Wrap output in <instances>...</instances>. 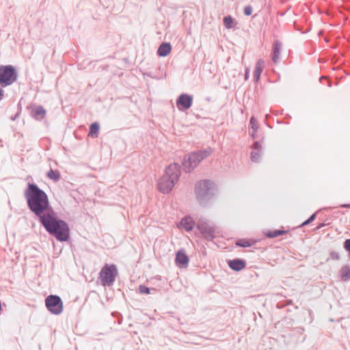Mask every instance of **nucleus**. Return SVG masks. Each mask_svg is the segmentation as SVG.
Here are the masks:
<instances>
[{
	"label": "nucleus",
	"instance_id": "f257e3e1",
	"mask_svg": "<svg viewBox=\"0 0 350 350\" xmlns=\"http://www.w3.org/2000/svg\"><path fill=\"white\" fill-rule=\"evenodd\" d=\"M24 197L26 200L28 208L35 215L36 218L40 221L43 215L52 213L53 208L51 206L49 198L46 192L38 187L36 184H27L24 191Z\"/></svg>",
	"mask_w": 350,
	"mask_h": 350
},
{
	"label": "nucleus",
	"instance_id": "f03ea898",
	"mask_svg": "<svg viewBox=\"0 0 350 350\" xmlns=\"http://www.w3.org/2000/svg\"><path fill=\"white\" fill-rule=\"evenodd\" d=\"M39 222L46 231L57 241L64 242L69 239L70 228L68 224L64 220L58 219L54 211H53V213H50L45 216L43 215Z\"/></svg>",
	"mask_w": 350,
	"mask_h": 350
},
{
	"label": "nucleus",
	"instance_id": "7ed1b4c3",
	"mask_svg": "<svg viewBox=\"0 0 350 350\" xmlns=\"http://www.w3.org/2000/svg\"><path fill=\"white\" fill-rule=\"evenodd\" d=\"M180 175V166L177 163L168 165L158 181L159 190L163 193H170L178 182Z\"/></svg>",
	"mask_w": 350,
	"mask_h": 350
},
{
	"label": "nucleus",
	"instance_id": "20e7f679",
	"mask_svg": "<svg viewBox=\"0 0 350 350\" xmlns=\"http://www.w3.org/2000/svg\"><path fill=\"white\" fill-rule=\"evenodd\" d=\"M217 193L215 184L210 180H201L195 186L197 200L202 205H206Z\"/></svg>",
	"mask_w": 350,
	"mask_h": 350
},
{
	"label": "nucleus",
	"instance_id": "39448f33",
	"mask_svg": "<svg viewBox=\"0 0 350 350\" xmlns=\"http://www.w3.org/2000/svg\"><path fill=\"white\" fill-rule=\"evenodd\" d=\"M211 154L210 150H200L193 152L185 156L182 164L186 172H190L205 158Z\"/></svg>",
	"mask_w": 350,
	"mask_h": 350
},
{
	"label": "nucleus",
	"instance_id": "423d86ee",
	"mask_svg": "<svg viewBox=\"0 0 350 350\" xmlns=\"http://www.w3.org/2000/svg\"><path fill=\"white\" fill-rule=\"evenodd\" d=\"M17 77L18 75L12 66H0V85L2 87L12 85Z\"/></svg>",
	"mask_w": 350,
	"mask_h": 350
},
{
	"label": "nucleus",
	"instance_id": "0eeeda50",
	"mask_svg": "<svg viewBox=\"0 0 350 350\" xmlns=\"http://www.w3.org/2000/svg\"><path fill=\"white\" fill-rule=\"evenodd\" d=\"M117 274L118 271L115 265H109L106 264L100 272L102 285L108 286L113 285Z\"/></svg>",
	"mask_w": 350,
	"mask_h": 350
},
{
	"label": "nucleus",
	"instance_id": "6e6552de",
	"mask_svg": "<svg viewBox=\"0 0 350 350\" xmlns=\"http://www.w3.org/2000/svg\"><path fill=\"white\" fill-rule=\"evenodd\" d=\"M45 305L48 310L53 314H60L63 311V302L57 295L48 296L45 299Z\"/></svg>",
	"mask_w": 350,
	"mask_h": 350
},
{
	"label": "nucleus",
	"instance_id": "1a4fd4ad",
	"mask_svg": "<svg viewBox=\"0 0 350 350\" xmlns=\"http://www.w3.org/2000/svg\"><path fill=\"white\" fill-rule=\"evenodd\" d=\"M197 228L207 240L211 241L215 238V228L205 219H200L197 223Z\"/></svg>",
	"mask_w": 350,
	"mask_h": 350
},
{
	"label": "nucleus",
	"instance_id": "9d476101",
	"mask_svg": "<svg viewBox=\"0 0 350 350\" xmlns=\"http://www.w3.org/2000/svg\"><path fill=\"white\" fill-rule=\"evenodd\" d=\"M193 103V97L187 94H180L176 100V106L178 110L183 111L189 109Z\"/></svg>",
	"mask_w": 350,
	"mask_h": 350
},
{
	"label": "nucleus",
	"instance_id": "9b49d317",
	"mask_svg": "<svg viewBox=\"0 0 350 350\" xmlns=\"http://www.w3.org/2000/svg\"><path fill=\"white\" fill-rule=\"evenodd\" d=\"M195 225V221L190 216H185L180 221L178 228H183L186 231L190 232L193 229Z\"/></svg>",
	"mask_w": 350,
	"mask_h": 350
},
{
	"label": "nucleus",
	"instance_id": "f8f14e48",
	"mask_svg": "<svg viewBox=\"0 0 350 350\" xmlns=\"http://www.w3.org/2000/svg\"><path fill=\"white\" fill-rule=\"evenodd\" d=\"M252 148L253 150L251 152V160L253 162H258L260 159L262 152L261 144L258 142H256L254 144Z\"/></svg>",
	"mask_w": 350,
	"mask_h": 350
},
{
	"label": "nucleus",
	"instance_id": "ddd939ff",
	"mask_svg": "<svg viewBox=\"0 0 350 350\" xmlns=\"http://www.w3.org/2000/svg\"><path fill=\"white\" fill-rule=\"evenodd\" d=\"M228 264L230 269L237 271H241L246 267L245 262L239 258L229 260Z\"/></svg>",
	"mask_w": 350,
	"mask_h": 350
},
{
	"label": "nucleus",
	"instance_id": "4468645a",
	"mask_svg": "<svg viewBox=\"0 0 350 350\" xmlns=\"http://www.w3.org/2000/svg\"><path fill=\"white\" fill-rule=\"evenodd\" d=\"M176 262L178 265L184 267L187 265L189 262V258L184 252L178 251L176 256Z\"/></svg>",
	"mask_w": 350,
	"mask_h": 350
},
{
	"label": "nucleus",
	"instance_id": "2eb2a0df",
	"mask_svg": "<svg viewBox=\"0 0 350 350\" xmlns=\"http://www.w3.org/2000/svg\"><path fill=\"white\" fill-rule=\"evenodd\" d=\"M172 47L170 43L163 42L159 46L157 54L160 57L167 56L171 51Z\"/></svg>",
	"mask_w": 350,
	"mask_h": 350
},
{
	"label": "nucleus",
	"instance_id": "dca6fc26",
	"mask_svg": "<svg viewBox=\"0 0 350 350\" xmlns=\"http://www.w3.org/2000/svg\"><path fill=\"white\" fill-rule=\"evenodd\" d=\"M265 66V62L264 60L260 59L257 61L255 66V71H254V81L258 82L260 77L261 75V73L263 70V68Z\"/></svg>",
	"mask_w": 350,
	"mask_h": 350
},
{
	"label": "nucleus",
	"instance_id": "f3484780",
	"mask_svg": "<svg viewBox=\"0 0 350 350\" xmlns=\"http://www.w3.org/2000/svg\"><path fill=\"white\" fill-rule=\"evenodd\" d=\"M282 49V44L278 40H276L273 44V56L272 59L273 62L277 63L280 59V55Z\"/></svg>",
	"mask_w": 350,
	"mask_h": 350
},
{
	"label": "nucleus",
	"instance_id": "a211bd4d",
	"mask_svg": "<svg viewBox=\"0 0 350 350\" xmlns=\"http://www.w3.org/2000/svg\"><path fill=\"white\" fill-rule=\"evenodd\" d=\"M33 117L40 120L43 119L46 115V111L42 106H37L32 110Z\"/></svg>",
	"mask_w": 350,
	"mask_h": 350
},
{
	"label": "nucleus",
	"instance_id": "6ab92c4d",
	"mask_svg": "<svg viewBox=\"0 0 350 350\" xmlns=\"http://www.w3.org/2000/svg\"><path fill=\"white\" fill-rule=\"evenodd\" d=\"M340 278L343 281H349L350 280V266H343L340 271Z\"/></svg>",
	"mask_w": 350,
	"mask_h": 350
},
{
	"label": "nucleus",
	"instance_id": "aec40b11",
	"mask_svg": "<svg viewBox=\"0 0 350 350\" xmlns=\"http://www.w3.org/2000/svg\"><path fill=\"white\" fill-rule=\"evenodd\" d=\"M46 176L53 180L54 182H57L61 178L60 173L58 170H54L51 169L46 174Z\"/></svg>",
	"mask_w": 350,
	"mask_h": 350
},
{
	"label": "nucleus",
	"instance_id": "412c9836",
	"mask_svg": "<svg viewBox=\"0 0 350 350\" xmlns=\"http://www.w3.org/2000/svg\"><path fill=\"white\" fill-rule=\"evenodd\" d=\"M286 233V231L282 230H269L265 233L267 237L275 238Z\"/></svg>",
	"mask_w": 350,
	"mask_h": 350
},
{
	"label": "nucleus",
	"instance_id": "4be33fe9",
	"mask_svg": "<svg viewBox=\"0 0 350 350\" xmlns=\"http://www.w3.org/2000/svg\"><path fill=\"white\" fill-rule=\"evenodd\" d=\"M100 126L98 122L92 123L90 126L89 135L93 137H96L99 131Z\"/></svg>",
	"mask_w": 350,
	"mask_h": 350
},
{
	"label": "nucleus",
	"instance_id": "5701e85b",
	"mask_svg": "<svg viewBox=\"0 0 350 350\" xmlns=\"http://www.w3.org/2000/svg\"><path fill=\"white\" fill-rule=\"evenodd\" d=\"M250 126L251 129H252V136L253 138H254L255 134L257 132L258 126L257 121L255 120V118L254 117H252L250 118Z\"/></svg>",
	"mask_w": 350,
	"mask_h": 350
},
{
	"label": "nucleus",
	"instance_id": "b1692460",
	"mask_svg": "<svg viewBox=\"0 0 350 350\" xmlns=\"http://www.w3.org/2000/svg\"><path fill=\"white\" fill-rule=\"evenodd\" d=\"M254 241L248 239H240L237 241L236 245L239 247H250Z\"/></svg>",
	"mask_w": 350,
	"mask_h": 350
},
{
	"label": "nucleus",
	"instance_id": "393cba45",
	"mask_svg": "<svg viewBox=\"0 0 350 350\" xmlns=\"http://www.w3.org/2000/svg\"><path fill=\"white\" fill-rule=\"evenodd\" d=\"M224 25L227 29L233 27L234 20L231 16H227L224 18Z\"/></svg>",
	"mask_w": 350,
	"mask_h": 350
},
{
	"label": "nucleus",
	"instance_id": "a878e982",
	"mask_svg": "<svg viewBox=\"0 0 350 350\" xmlns=\"http://www.w3.org/2000/svg\"><path fill=\"white\" fill-rule=\"evenodd\" d=\"M138 292L141 294L148 295L150 293V289L144 285H139L138 287Z\"/></svg>",
	"mask_w": 350,
	"mask_h": 350
},
{
	"label": "nucleus",
	"instance_id": "bb28decb",
	"mask_svg": "<svg viewBox=\"0 0 350 350\" xmlns=\"http://www.w3.org/2000/svg\"><path fill=\"white\" fill-rule=\"evenodd\" d=\"M252 13V8L250 5H247L244 8V14L246 16H250Z\"/></svg>",
	"mask_w": 350,
	"mask_h": 350
},
{
	"label": "nucleus",
	"instance_id": "cd10ccee",
	"mask_svg": "<svg viewBox=\"0 0 350 350\" xmlns=\"http://www.w3.org/2000/svg\"><path fill=\"white\" fill-rule=\"evenodd\" d=\"M344 248L349 252V256L350 257V239H348L345 241Z\"/></svg>",
	"mask_w": 350,
	"mask_h": 350
},
{
	"label": "nucleus",
	"instance_id": "c85d7f7f",
	"mask_svg": "<svg viewBox=\"0 0 350 350\" xmlns=\"http://www.w3.org/2000/svg\"><path fill=\"white\" fill-rule=\"evenodd\" d=\"M330 255H331L332 258L335 260H338L340 258L338 253L335 252H332Z\"/></svg>",
	"mask_w": 350,
	"mask_h": 350
},
{
	"label": "nucleus",
	"instance_id": "c756f323",
	"mask_svg": "<svg viewBox=\"0 0 350 350\" xmlns=\"http://www.w3.org/2000/svg\"><path fill=\"white\" fill-rule=\"evenodd\" d=\"M249 77H250V69L248 68H247L245 69V75H244L245 80H247L249 79Z\"/></svg>",
	"mask_w": 350,
	"mask_h": 350
},
{
	"label": "nucleus",
	"instance_id": "7c9ffc66",
	"mask_svg": "<svg viewBox=\"0 0 350 350\" xmlns=\"http://www.w3.org/2000/svg\"><path fill=\"white\" fill-rule=\"evenodd\" d=\"M315 218H316V213H314L308 219V220L310 221V223H311L312 221H313L315 219Z\"/></svg>",
	"mask_w": 350,
	"mask_h": 350
},
{
	"label": "nucleus",
	"instance_id": "2f4dec72",
	"mask_svg": "<svg viewBox=\"0 0 350 350\" xmlns=\"http://www.w3.org/2000/svg\"><path fill=\"white\" fill-rule=\"evenodd\" d=\"M325 226V224L324 223H321L317 227V230H319L321 229V228L324 227Z\"/></svg>",
	"mask_w": 350,
	"mask_h": 350
},
{
	"label": "nucleus",
	"instance_id": "473e14b6",
	"mask_svg": "<svg viewBox=\"0 0 350 350\" xmlns=\"http://www.w3.org/2000/svg\"><path fill=\"white\" fill-rule=\"evenodd\" d=\"M310 224V221L307 219L304 222L302 223L301 226H306Z\"/></svg>",
	"mask_w": 350,
	"mask_h": 350
},
{
	"label": "nucleus",
	"instance_id": "72a5a7b5",
	"mask_svg": "<svg viewBox=\"0 0 350 350\" xmlns=\"http://www.w3.org/2000/svg\"><path fill=\"white\" fill-rule=\"evenodd\" d=\"M340 206L341 207H350V204H342Z\"/></svg>",
	"mask_w": 350,
	"mask_h": 350
},
{
	"label": "nucleus",
	"instance_id": "f704fd0d",
	"mask_svg": "<svg viewBox=\"0 0 350 350\" xmlns=\"http://www.w3.org/2000/svg\"><path fill=\"white\" fill-rule=\"evenodd\" d=\"M3 96V90L0 88V98Z\"/></svg>",
	"mask_w": 350,
	"mask_h": 350
}]
</instances>
